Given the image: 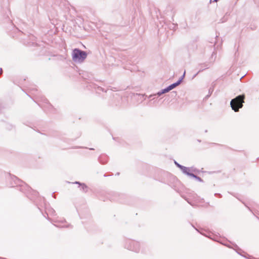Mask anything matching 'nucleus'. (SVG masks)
I'll return each instance as SVG.
<instances>
[{
  "mask_svg": "<svg viewBox=\"0 0 259 259\" xmlns=\"http://www.w3.org/2000/svg\"><path fill=\"white\" fill-rule=\"evenodd\" d=\"M209 174H212L213 172H212V171H209L208 172Z\"/></svg>",
  "mask_w": 259,
  "mask_h": 259,
  "instance_id": "37998d69",
  "label": "nucleus"
},
{
  "mask_svg": "<svg viewBox=\"0 0 259 259\" xmlns=\"http://www.w3.org/2000/svg\"><path fill=\"white\" fill-rule=\"evenodd\" d=\"M112 175H113V173H112V172H111L110 175H109V176H112ZM108 176H109V175H107V174H105L104 175V177H108Z\"/></svg>",
  "mask_w": 259,
  "mask_h": 259,
  "instance_id": "7c9ffc66",
  "label": "nucleus"
},
{
  "mask_svg": "<svg viewBox=\"0 0 259 259\" xmlns=\"http://www.w3.org/2000/svg\"><path fill=\"white\" fill-rule=\"evenodd\" d=\"M214 195H215V196H218V197H219V198H221V197H222V194H220V193H215V194H214Z\"/></svg>",
  "mask_w": 259,
  "mask_h": 259,
  "instance_id": "c756f323",
  "label": "nucleus"
},
{
  "mask_svg": "<svg viewBox=\"0 0 259 259\" xmlns=\"http://www.w3.org/2000/svg\"><path fill=\"white\" fill-rule=\"evenodd\" d=\"M109 156L105 154H101L98 157V161L102 164H106L109 160Z\"/></svg>",
  "mask_w": 259,
  "mask_h": 259,
  "instance_id": "6e6552de",
  "label": "nucleus"
},
{
  "mask_svg": "<svg viewBox=\"0 0 259 259\" xmlns=\"http://www.w3.org/2000/svg\"><path fill=\"white\" fill-rule=\"evenodd\" d=\"M186 175L191 178L194 179V180L201 182L203 183L204 182L203 180L199 177L197 176L196 175L194 174V173H190L189 172V170L188 171Z\"/></svg>",
  "mask_w": 259,
  "mask_h": 259,
  "instance_id": "9d476101",
  "label": "nucleus"
},
{
  "mask_svg": "<svg viewBox=\"0 0 259 259\" xmlns=\"http://www.w3.org/2000/svg\"><path fill=\"white\" fill-rule=\"evenodd\" d=\"M81 74L82 77L84 79H88L90 77V75H89L87 72L84 71Z\"/></svg>",
  "mask_w": 259,
  "mask_h": 259,
  "instance_id": "4be33fe9",
  "label": "nucleus"
},
{
  "mask_svg": "<svg viewBox=\"0 0 259 259\" xmlns=\"http://www.w3.org/2000/svg\"><path fill=\"white\" fill-rule=\"evenodd\" d=\"M10 15H11V11L8 5L2 6L0 9V20L3 26L8 31L11 32L10 35L13 37L20 36L21 39L24 40V43H27L29 45L38 46L36 37L29 32L24 33L16 27L10 18Z\"/></svg>",
  "mask_w": 259,
  "mask_h": 259,
  "instance_id": "f257e3e1",
  "label": "nucleus"
},
{
  "mask_svg": "<svg viewBox=\"0 0 259 259\" xmlns=\"http://www.w3.org/2000/svg\"><path fill=\"white\" fill-rule=\"evenodd\" d=\"M228 15V13H227L226 14V15L222 18L220 20V22L219 23H224L225 22L227 21V18L226 17V16Z\"/></svg>",
  "mask_w": 259,
  "mask_h": 259,
  "instance_id": "5701e85b",
  "label": "nucleus"
},
{
  "mask_svg": "<svg viewBox=\"0 0 259 259\" xmlns=\"http://www.w3.org/2000/svg\"><path fill=\"white\" fill-rule=\"evenodd\" d=\"M107 198L113 201H117L121 203L129 204L128 200L129 197L124 194H120L115 192H112L108 194Z\"/></svg>",
  "mask_w": 259,
  "mask_h": 259,
  "instance_id": "39448f33",
  "label": "nucleus"
},
{
  "mask_svg": "<svg viewBox=\"0 0 259 259\" xmlns=\"http://www.w3.org/2000/svg\"><path fill=\"white\" fill-rule=\"evenodd\" d=\"M165 24L170 30H176L178 28V24L177 23L167 22Z\"/></svg>",
  "mask_w": 259,
  "mask_h": 259,
  "instance_id": "ddd939ff",
  "label": "nucleus"
},
{
  "mask_svg": "<svg viewBox=\"0 0 259 259\" xmlns=\"http://www.w3.org/2000/svg\"><path fill=\"white\" fill-rule=\"evenodd\" d=\"M94 88H95L97 92H99L100 91H102L103 92H107V90L104 89L103 88L100 86H98L97 85H95Z\"/></svg>",
  "mask_w": 259,
  "mask_h": 259,
  "instance_id": "6ab92c4d",
  "label": "nucleus"
},
{
  "mask_svg": "<svg viewBox=\"0 0 259 259\" xmlns=\"http://www.w3.org/2000/svg\"><path fill=\"white\" fill-rule=\"evenodd\" d=\"M205 70V68L204 69H202V68H200V69L199 70V71L196 73L195 74L193 77H192V79L194 78L200 72L203 71V70Z\"/></svg>",
  "mask_w": 259,
  "mask_h": 259,
  "instance_id": "a878e982",
  "label": "nucleus"
},
{
  "mask_svg": "<svg viewBox=\"0 0 259 259\" xmlns=\"http://www.w3.org/2000/svg\"><path fill=\"white\" fill-rule=\"evenodd\" d=\"M212 144L213 145H220V144H216L215 143H212Z\"/></svg>",
  "mask_w": 259,
  "mask_h": 259,
  "instance_id": "e433bc0d",
  "label": "nucleus"
},
{
  "mask_svg": "<svg viewBox=\"0 0 259 259\" xmlns=\"http://www.w3.org/2000/svg\"><path fill=\"white\" fill-rule=\"evenodd\" d=\"M78 188H80V190L84 193H87L88 191L89 187L88 186L84 183L80 186H78Z\"/></svg>",
  "mask_w": 259,
  "mask_h": 259,
  "instance_id": "a211bd4d",
  "label": "nucleus"
},
{
  "mask_svg": "<svg viewBox=\"0 0 259 259\" xmlns=\"http://www.w3.org/2000/svg\"><path fill=\"white\" fill-rule=\"evenodd\" d=\"M215 85V83H214V82H212V84L211 85V87H210L209 89V90H208V94L207 95L204 99L205 100H207L208 99L209 97L211 96V95L212 94V93H213V91H214V85Z\"/></svg>",
  "mask_w": 259,
  "mask_h": 259,
  "instance_id": "f3484780",
  "label": "nucleus"
},
{
  "mask_svg": "<svg viewBox=\"0 0 259 259\" xmlns=\"http://www.w3.org/2000/svg\"><path fill=\"white\" fill-rule=\"evenodd\" d=\"M88 53L86 51L79 48H75L72 50V59L76 63H82L87 58Z\"/></svg>",
  "mask_w": 259,
  "mask_h": 259,
  "instance_id": "423d86ee",
  "label": "nucleus"
},
{
  "mask_svg": "<svg viewBox=\"0 0 259 259\" xmlns=\"http://www.w3.org/2000/svg\"><path fill=\"white\" fill-rule=\"evenodd\" d=\"M207 130H206L205 131V133H207Z\"/></svg>",
  "mask_w": 259,
  "mask_h": 259,
  "instance_id": "a18cd8bd",
  "label": "nucleus"
},
{
  "mask_svg": "<svg viewBox=\"0 0 259 259\" xmlns=\"http://www.w3.org/2000/svg\"><path fill=\"white\" fill-rule=\"evenodd\" d=\"M191 225L192 226V227H193L197 232H199V230L196 228H195L193 224H191Z\"/></svg>",
  "mask_w": 259,
  "mask_h": 259,
  "instance_id": "473e14b6",
  "label": "nucleus"
},
{
  "mask_svg": "<svg viewBox=\"0 0 259 259\" xmlns=\"http://www.w3.org/2000/svg\"><path fill=\"white\" fill-rule=\"evenodd\" d=\"M89 149H90V150H94V148H89Z\"/></svg>",
  "mask_w": 259,
  "mask_h": 259,
  "instance_id": "ea45409f",
  "label": "nucleus"
},
{
  "mask_svg": "<svg viewBox=\"0 0 259 259\" xmlns=\"http://www.w3.org/2000/svg\"><path fill=\"white\" fill-rule=\"evenodd\" d=\"M171 97L172 98H175L177 95V93L176 91H172L170 93Z\"/></svg>",
  "mask_w": 259,
  "mask_h": 259,
  "instance_id": "bb28decb",
  "label": "nucleus"
},
{
  "mask_svg": "<svg viewBox=\"0 0 259 259\" xmlns=\"http://www.w3.org/2000/svg\"><path fill=\"white\" fill-rule=\"evenodd\" d=\"M219 0H213V2H218Z\"/></svg>",
  "mask_w": 259,
  "mask_h": 259,
  "instance_id": "c03bdc74",
  "label": "nucleus"
},
{
  "mask_svg": "<svg viewBox=\"0 0 259 259\" xmlns=\"http://www.w3.org/2000/svg\"><path fill=\"white\" fill-rule=\"evenodd\" d=\"M124 247L125 248L136 253L139 252L141 249L140 243L131 239H126L125 241Z\"/></svg>",
  "mask_w": 259,
  "mask_h": 259,
  "instance_id": "0eeeda50",
  "label": "nucleus"
},
{
  "mask_svg": "<svg viewBox=\"0 0 259 259\" xmlns=\"http://www.w3.org/2000/svg\"><path fill=\"white\" fill-rule=\"evenodd\" d=\"M257 219L259 220V218L258 217H256Z\"/></svg>",
  "mask_w": 259,
  "mask_h": 259,
  "instance_id": "de8ad7c7",
  "label": "nucleus"
},
{
  "mask_svg": "<svg viewBox=\"0 0 259 259\" xmlns=\"http://www.w3.org/2000/svg\"><path fill=\"white\" fill-rule=\"evenodd\" d=\"M215 49L214 48L213 52L212 53L211 58H210L211 59H212V60L213 59V60L212 61V62H213L215 61L216 57H217V52L215 51Z\"/></svg>",
  "mask_w": 259,
  "mask_h": 259,
  "instance_id": "412c9836",
  "label": "nucleus"
},
{
  "mask_svg": "<svg viewBox=\"0 0 259 259\" xmlns=\"http://www.w3.org/2000/svg\"><path fill=\"white\" fill-rule=\"evenodd\" d=\"M32 90H34V91H37V89H34V88H33V89H32Z\"/></svg>",
  "mask_w": 259,
  "mask_h": 259,
  "instance_id": "58836bf2",
  "label": "nucleus"
},
{
  "mask_svg": "<svg viewBox=\"0 0 259 259\" xmlns=\"http://www.w3.org/2000/svg\"><path fill=\"white\" fill-rule=\"evenodd\" d=\"M3 73V69L2 68H0V74Z\"/></svg>",
  "mask_w": 259,
  "mask_h": 259,
  "instance_id": "72a5a7b5",
  "label": "nucleus"
},
{
  "mask_svg": "<svg viewBox=\"0 0 259 259\" xmlns=\"http://www.w3.org/2000/svg\"><path fill=\"white\" fill-rule=\"evenodd\" d=\"M167 176L168 177V181L167 184L172 189H174L176 191L180 194L181 197L184 198L189 204L193 206V203L191 201H190L189 199L185 195L181 193V191L180 190L181 187V182L176 177L170 175L169 174H167Z\"/></svg>",
  "mask_w": 259,
  "mask_h": 259,
  "instance_id": "7ed1b4c3",
  "label": "nucleus"
},
{
  "mask_svg": "<svg viewBox=\"0 0 259 259\" xmlns=\"http://www.w3.org/2000/svg\"><path fill=\"white\" fill-rule=\"evenodd\" d=\"M211 64L212 63L211 62H209V63L205 62V63L199 64L198 65V67L199 70L200 69V68H202V69L205 68V69H208L211 66Z\"/></svg>",
  "mask_w": 259,
  "mask_h": 259,
  "instance_id": "4468645a",
  "label": "nucleus"
},
{
  "mask_svg": "<svg viewBox=\"0 0 259 259\" xmlns=\"http://www.w3.org/2000/svg\"><path fill=\"white\" fill-rule=\"evenodd\" d=\"M41 100L44 103H48V100L45 97H41Z\"/></svg>",
  "mask_w": 259,
  "mask_h": 259,
  "instance_id": "cd10ccee",
  "label": "nucleus"
},
{
  "mask_svg": "<svg viewBox=\"0 0 259 259\" xmlns=\"http://www.w3.org/2000/svg\"><path fill=\"white\" fill-rule=\"evenodd\" d=\"M167 93L165 89H163L161 90L160 91L158 92L156 94L151 95L149 96V98L151 99V100H153L155 99V98H152L154 96H157L158 97L161 96L162 95Z\"/></svg>",
  "mask_w": 259,
  "mask_h": 259,
  "instance_id": "f8f14e48",
  "label": "nucleus"
},
{
  "mask_svg": "<svg viewBox=\"0 0 259 259\" xmlns=\"http://www.w3.org/2000/svg\"><path fill=\"white\" fill-rule=\"evenodd\" d=\"M243 76L241 77V78H240V80L243 78Z\"/></svg>",
  "mask_w": 259,
  "mask_h": 259,
  "instance_id": "49530a36",
  "label": "nucleus"
},
{
  "mask_svg": "<svg viewBox=\"0 0 259 259\" xmlns=\"http://www.w3.org/2000/svg\"><path fill=\"white\" fill-rule=\"evenodd\" d=\"M218 37L219 36L218 35H216L215 38L212 39V41H209L211 44H213V46H215Z\"/></svg>",
  "mask_w": 259,
  "mask_h": 259,
  "instance_id": "393cba45",
  "label": "nucleus"
},
{
  "mask_svg": "<svg viewBox=\"0 0 259 259\" xmlns=\"http://www.w3.org/2000/svg\"><path fill=\"white\" fill-rule=\"evenodd\" d=\"M174 163L176 165V166L177 167L181 169V170L182 171V172L184 175H186V174L189 170V169H188L189 168L188 167H186V166H183V165L180 164L176 160H174Z\"/></svg>",
  "mask_w": 259,
  "mask_h": 259,
  "instance_id": "1a4fd4ad",
  "label": "nucleus"
},
{
  "mask_svg": "<svg viewBox=\"0 0 259 259\" xmlns=\"http://www.w3.org/2000/svg\"><path fill=\"white\" fill-rule=\"evenodd\" d=\"M52 211L53 214H54L55 212V211L53 209H52Z\"/></svg>",
  "mask_w": 259,
  "mask_h": 259,
  "instance_id": "f704fd0d",
  "label": "nucleus"
},
{
  "mask_svg": "<svg viewBox=\"0 0 259 259\" xmlns=\"http://www.w3.org/2000/svg\"><path fill=\"white\" fill-rule=\"evenodd\" d=\"M212 2H214L212 0H210V3H211Z\"/></svg>",
  "mask_w": 259,
  "mask_h": 259,
  "instance_id": "79ce46f5",
  "label": "nucleus"
},
{
  "mask_svg": "<svg viewBox=\"0 0 259 259\" xmlns=\"http://www.w3.org/2000/svg\"><path fill=\"white\" fill-rule=\"evenodd\" d=\"M54 193H52V197H53L55 198V196H54Z\"/></svg>",
  "mask_w": 259,
  "mask_h": 259,
  "instance_id": "c9c22d12",
  "label": "nucleus"
},
{
  "mask_svg": "<svg viewBox=\"0 0 259 259\" xmlns=\"http://www.w3.org/2000/svg\"><path fill=\"white\" fill-rule=\"evenodd\" d=\"M189 168L188 169L189 170V172L190 173H194V174L195 175H198V174H199L200 172L201 171V170H199V169H197V168L194 167V166H191V167H188Z\"/></svg>",
  "mask_w": 259,
  "mask_h": 259,
  "instance_id": "dca6fc26",
  "label": "nucleus"
},
{
  "mask_svg": "<svg viewBox=\"0 0 259 259\" xmlns=\"http://www.w3.org/2000/svg\"><path fill=\"white\" fill-rule=\"evenodd\" d=\"M179 85V83L177 81L171 83V84L169 85L167 87L165 88V90H166L167 92H169L171 90L174 89V88H176L177 86Z\"/></svg>",
  "mask_w": 259,
  "mask_h": 259,
  "instance_id": "2eb2a0df",
  "label": "nucleus"
},
{
  "mask_svg": "<svg viewBox=\"0 0 259 259\" xmlns=\"http://www.w3.org/2000/svg\"><path fill=\"white\" fill-rule=\"evenodd\" d=\"M69 226H71V225H68L67 226H61V227H62V228H63V227L68 228ZM56 226L57 227H60L59 226H58L57 225H56Z\"/></svg>",
  "mask_w": 259,
  "mask_h": 259,
  "instance_id": "2f4dec72",
  "label": "nucleus"
},
{
  "mask_svg": "<svg viewBox=\"0 0 259 259\" xmlns=\"http://www.w3.org/2000/svg\"><path fill=\"white\" fill-rule=\"evenodd\" d=\"M210 239H212L211 237H210ZM212 240H215V241H217V239H212Z\"/></svg>",
  "mask_w": 259,
  "mask_h": 259,
  "instance_id": "a19ab883",
  "label": "nucleus"
},
{
  "mask_svg": "<svg viewBox=\"0 0 259 259\" xmlns=\"http://www.w3.org/2000/svg\"><path fill=\"white\" fill-rule=\"evenodd\" d=\"M245 98V94H243L237 96L235 98L232 99L230 102V105L232 109L235 112H237L239 111L240 108H242L244 103V100Z\"/></svg>",
  "mask_w": 259,
  "mask_h": 259,
  "instance_id": "20e7f679",
  "label": "nucleus"
},
{
  "mask_svg": "<svg viewBox=\"0 0 259 259\" xmlns=\"http://www.w3.org/2000/svg\"><path fill=\"white\" fill-rule=\"evenodd\" d=\"M217 242L220 243L221 244H223V245L225 246H227L230 248H231L232 247L227 243H225V242H222V241H221L220 240H217Z\"/></svg>",
  "mask_w": 259,
  "mask_h": 259,
  "instance_id": "b1692460",
  "label": "nucleus"
},
{
  "mask_svg": "<svg viewBox=\"0 0 259 259\" xmlns=\"http://www.w3.org/2000/svg\"><path fill=\"white\" fill-rule=\"evenodd\" d=\"M185 74H186V71H185L183 74L179 78V79L177 81V82L179 83V84L180 85L182 82V81H183V79L184 78H185Z\"/></svg>",
  "mask_w": 259,
  "mask_h": 259,
  "instance_id": "aec40b11",
  "label": "nucleus"
},
{
  "mask_svg": "<svg viewBox=\"0 0 259 259\" xmlns=\"http://www.w3.org/2000/svg\"><path fill=\"white\" fill-rule=\"evenodd\" d=\"M116 176H119V172H117L116 174H115Z\"/></svg>",
  "mask_w": 259,
  "mask_h": 259,
  "instance_id": "4c0bfd02",
  "label": "nucleus"
},
{
  "mask_svg": "<svg viewBox=\"0 0 259 259\" xmlns=\"http://www.w3.org/2000/svg\"><path fill=\"white\" fill-rule=\"evenodd\" d=\"M72 184H77L78 185V186H80L82 184V183H81L79 181H75L74 182L72 183Z\"/></svg>",
  "mask_w": 259,
  "mask_h": 259,
  "instance_id": "c85d7f7f",
  "label": "nucleus"
},
{
  "mask_svg": "<svg viewBox=\"0 0 259 259\" xmlns=\"http://www.w3.org/2000/svg\"><path fill=\"white\" fill-rule=\"evenodd\" d=\"M0 259H6V258H0Z\"/></svg>",
  "mask_w": 259,
  "mask_h": 259,
  "instance_id": "09e8293b",
  "label": "nucleus"
},
{
  "mask_svg": "<svg viewBox=\"0 0 259 259\" xmlns=\"http://www.w3.org/2000/svg\"><path fill=\"white\" fill-rule=\"evenodd\" d=\"M167 93L165 89H163L161 90L160 91L158 92L156 94L151 95L149 96V98L151 99V100H153L155 99V98H152L154 96H157L158 97L161 96L162 95Z\"/></svg>",
  "mask_w": 259,
  "mask_h": 259,
  "instance_id": "9b49d317",
  "label": "nucleus"
},
{
  "mask_svg": "<svg viewBox=\"0 0 259 259\" xmlns=\"http://www.w3.org/2000/svg\"><path fill=\"white\" fill-rule=\"evenodd\" d=\"M8 185L11 187H17L19 188V191L23 193L30 200L35 202L38 208L40 209L39 207V204L36 202V200L39 199L40 200L43 199L44 201V198H41L39 197L38 193L36 191L33 190L27 184L16 176L11 175V174H10V179Z\"/></svg>",
  "mask_w": 259,
  "mask_h": 259,
  "instance_id": "f03ea898",
  "label": "nucleus"
}]
</instances>
